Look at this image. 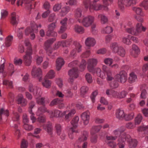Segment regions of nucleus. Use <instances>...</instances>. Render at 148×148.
I'll return each mask as SVG.
<instances>
[{
  "label": "nucleus",
  "instance_id": "nucleus-27",
  "mask_svg": "<svg viewBox=\"0 0 148 148\" xmlns=\"http://www.w3.org/2000/svg\"><path fill=\"white\" fill-rule=\"evenodd\" d=\"M75 47V49L71 52V55L72 56H74L76 54L77 52L79 53L81 51L82 46L79 43H76Z\"/></svg>",
  "mask_w": 148,
  "mask_h": 148
},
{
  "label": "nucleus",
  "instance_id": "nucleus-8",
  "mask_svg": "<svg viewBox=\"0 0 148 148\" xmlns=\"http://www.w3.org/2000/svg\"><path fill=\"white\" fill-rule=\"evenodd\" d=\"M48 30L46 33V35L48 36H57V34L56 32L54 31L56 27V25L54 23L50 24L48 26Z\"/></svg>",
  "mask_w": 148,
  "mask_h": 148
},
{
  "label": "nucleus",
  "instance_id": "nucleus-48",
  "mask_svg": "<svg viewBox=\"0 0 148 148\" xmlns=\"http://www.w3.org/2000/svg\"><path fill=\"white\" fill-rule=\"evenodd\" d=\"M142 119L143 117L142 115L140 114H138L135 118V124L136 125L139 124L141 122Z\"/></svg>",
  "mask_w": 148,
  "mask_h": 148
},
{
  "label": "nucleus",
  "instance_id": "nucleus-13",
  "mask_svg": "<svg viewBox=\"0 0 148 148\" xmlns=\"http://www.w3.org/2000/svg\"><path fill=\"white\" fill-rule=\"evenodd\" d=\"M47 112L51 117H62V112L57 110H47Z\"/></svg>",
  "mask_w": 148,
  "mask_h": 148
},
{
  "label": "nucleus",
  "instance_id": "nucleus-54",
  "mask_svg": "<svg viewBox=\"0 0 148 148\" xmlns=\"http://www.w3.org/2000/svg\"><path fill=\"white\" fill-rule=\"evenodd\" d=\"M148 130V125L146 126H141L138 127L137 131L139 132H142L144 131Z\"/></svg>",
  "mask_w": 148,
  "mask_h": 148
},
{
  "label": "nucleus",
  "instance_id": "nucleus-11",
  "mask_svg": "<svg viewBox=\"0 0 148 148\" xmlns=\"http://www.w3.org/2000/svg\"><path fill=\"white\" fill-rule=\"evenodd\" d=\"M75 110L74 109L66 110L62 112V117L64 116L65 119L68 120L75 114Z\"/></svg>",
  "mask_w": 148,
  "mask_h": 148
},
{
  "label": "nucleus",
  "instance_id": "nucleus-35",
  "mask_svg": "<svg viewBox=\"0 0 148 148\" xmlns=\"http://www.w3.org/2000/svg\"><path fill=\"white\" fill-rule=\"evenodd\" d=\"M70 10V8L68 6H66L62 8L61 11L60 13V15L62 16H64Z\"/></svg>",
  "mask_w": 148,
  "mask_h": 148
},
{
  "label": "nucleus",
  "instance_id": "nucleus-6",
  "mask_svg": "<svg viewBox=\"0 0 148 148\" xmlns=\"http://www.w3.org/2000/svg\"><path fill=\"white\" fill-rule=\"evenodd\" d=\"M97 62L98 61L96 59L90 58L88 59L87 68L89 72L95 73V69L94 68V67L97 65Z\"/></svg>",
  "mask_w": 148,
  "mask_h": 148
},
{
  "label": "nucleus",
  "instance_id": "nucleus-43",
  "mask_svg": "<svg viewBox=\"0 0 148 148\" xmlns=\"http://www.w3.org/2000/svg\"><path fill=\"white\" fill-rule=\"evenodd\" d=\"M88 137V133L86 131H84L83 132L82 136L79 139V141L80 142L86 140Z\"/></svg>",
  "mask_w": 148,
  "mask_h": 148
},
{
  "label": "nucleus",
  "instance_id": "nucleus-36",
  "mask_svg": "<svg viewBox=\"0 0 148 148\" xmlns=\"http://www.w3.org/2000/svg\"><path fill=\"white\" fill-rule=\"evenodd\" d=\"M47 110H49L47 109L46 108L45 106L40 107L39 108L36 112V114L38 116H39L41 114L45 112H47Z\"/></svg>",
  "mask_w": 148,
  "mask_h": 148
},
{
  "label": "nucleus",
  "instance_id": "nucleus-3",
  "mask_svg": "<svg viewBox=\"0 0 148 148\" xmlns=\"http://www.w3.org/2000/svg\"><path fill=\"white\" fill-rule=\"evenodd\" d=\"M84 4L85 8L87 9L89 8L91 12L93 10L97 11L103 8L106 11H108V8L107 7L103 6L99 4H91L90 0H84Z\"/></svg>",
  "mask_w": 148,
  "mask_h": 148
},
{
  "label": "nucleus",
  "instance_id": "nucleus-22",
  "mask_svg": "<svg viewBox=\"0 0 148 148\" xmlns=\"http://www.w3.org/2000/svg\"><path fill=\"white\" fill-rule=\"evenodd\" d=\"M85 43L86 45L88 47H93L95 45L96 41L94 38L89 37L86 40Z\"/></svg>",
  "mask_w": 148,
  "mask_h": 148
},
{
  "label": "nucleus",
  "instance_id": "nucleus-5",
  "mask_svg": "<svg viewBox=\"0 0 148 148\" xmlns=\"http://www.w3.org/2000/svg\"><path fill=\"white\" fill-rule=\"evenodd\" d=\"M116 118L119 120H122L124 119L127 121L131 120L133 118V114H131L128 116L129 117V119H127L125 118V115L123 110H122L119 109L117 110L116 112Z\"/></svg>",
  "mask_w": 148,
  "mask_h": 148
},
{
  "label": "nucleus",
  "instance_id": "nucleus-40",
  "mask_svg": "<svg viewBox=\"0 0 148 148\" xmlns=\"http://www.w3.org/2000/svg\"><path fill=\"white\" fill-rule=\"evenodd\" d=\"M137 77L134 73H132L130 74L129 80L130 83H132L134 82L137 79Z\"/></svg>",
  "mask_w": 148,
  "mask_h": 148
},
{
  "label": "nucleus",
  "instance_id": "nucleus-1",
  "mask_svg": "<svg viewBox=\"0 0 148 148\" xmlns=\"http://www.w3.org/2000/svg\"><path fill=\"white\" fill-rule=\"evenodd\" d=\"M128 25L129 27L126 28V32L134 36H138L142 31L145 32L146 29V28L143 26L142 24L140 23H137L135 27H133L131 23H129Z\"/></svg>",
  "mask_w": 148,
  "mask_h": 148
},
{
  "label": "nucleus",
  "instance_id": "nucleus-10",
  "mask_svg": "<svg viewBox=\"0 0 148 148\" xmlns=\"http://www.w3.org/2000/svg\"><path fill=\"white\" fill-rule=\"evenodd\" d=\"M116 78L119 82L124 83L127 81V74L124 71H121L116 75Z\"/></svg>",
  "mask_w": 148,
  "mask_h": 148
},
{
  "label": "nucleus",
  "instance_id": "nucleus-61",
  "mask_svg": "<svg viewBox=\"0 0 148 148\" xmlns=\"http://www.w3.org/2000/svg\"><path fill=\"white\" fill-rule=\"evenodd\" d=\"M27 142L24 139H23L21 144V148H27L28 146Z\"/></svg>",
  "mask_w": 148,
  "mask_h": 148
},
{
  "label": "nucleus",
  "instance_id": "nucleus-42",
  "mask_svg": "<svg viewBox=\"0 0 148 148\" xmlns=\"http://www.w3.org/2000/svg\"><path fill=\"white\" fill-rule=\"evenodd\" d=\"M88 90V88L86 86H82L80 89L81 95L83 97L84 95L86 94Z\"/></svg>",
  "mask_w": 148,
  "mask_h": 148
},
{
  "label": "nucleus",
  "instance_id": "nucleus-64",
  "mask_svg": "<svg viewBox=\"0 0 148 148\" xmlns=\"http://www.w3.org/2000/svg\"><path fill=\"white\" fill-rule=\"evenodd\" d=\"M8 14V12L6 10H2L1 12V18H5L7 16Z\"/></svg>",
  "mask_w": 148,
  "mask_h": 148
},
{
  "label": "nucleus",
  "instance_id": "nucleus-44",
  "mask_svg": "<svg viewBox=\"0 0 148 148\" xmlns=\"http://www.w3.org/2000/svg\"><path fill=\"white\" fill-rule=\"evenodd\" d=\"M3 84L8 86L9 88H13V86L12 81L5 79L3 81Z\"/></svg>",
  "mask_w": 148,
  "mask_h": 148
},
{
  "label": "nucleus",
  "instance_id": "nucleus-59",
  "mask_svg": "<svg viewBox=\"0 0 148 148\" xmlns=\"http://www.w3.org/2000/svg\"><path fill=\"white\" fill-rule=\"evenodd\" d=\"M86 79L88 83H91L92 81V77L91 75L88 73H87L85 75Z\"/></svg>",
  "mask_w": 148,
  "mask_h": 148
},
{
  "label": "nucleus",
  "instance_id": "nucleus-49",
  "mask_svg": "<svg viewBox=\"0 0 148 148\" xmlns=\"http://www.w3.org/2000/svg\"><path fill=\"white\" fill-rule=\"evenodd\" d=\"M62 4L61 3H57L54 5L53 7V10L56 12H58L61 8Z\"/></svg>",
  "mask_w": 148,
  "mask_h": 148
},
{
  "label": "nucleus",
  "instance_id": "nucleus-60",
  "mask_svg": "<svg viewBox=\"0 0 148 148\" xmlns=\"http://www.w3.org/2000/svg\"><path fill=\"white\" fill-rule=\"evenodd\" d=\"M46 121V117L44 115L39 116L37 119V121L40 123H44Z\"/></svg>",
  "mask_w": 148,
  "mask_h": 148
},
{
  "label": "nucleus",
  "instance_id": "nucleus-23",
  "mask_svg": "<svg viewBox=\"0 0 148 148\" xmlns=\"http://www.w3.org/2000/svg\"><path fill=\"white\" fill-rule=\"evenodd\" d=\"M118 141L119 142V145L120 148H124V144L122 143H124L126 140V134H124L121 135L119 138Z\"/></svg>",
  "mask_w": 148,
  "mask_h": 148
},
{
  "label": "nucleus",
  "instance_id": "nucleus-33",
  "mask_svg": "<svg viewBox=\"0 0 148 148\" xmlns=\"http://www.w3.org/2000/svg\"><path fill=\"white\" fill-rule=\"evenodd\" d=\"M95 73H96L97 75L101 78L104 79L106 77V75L104 72L102 71L100 69L97 68L95 69Z\"/></svg>",
  "mask_w": 148,
  "mask_h": 148
},
{
  "label": "nucleus",
  "instance_id": "nucleus-17",
  "mask_svg": "<svg viewBox=\"0 0 148 148\" xmlns=\"http://www.w3.org/2000/svg\"><path fill=\"white\" fill-rule=\"evenodd\" d=\"M126 140L127 142L129 143V146L130 148L135 147L136 146L137 141L135 139L132 140L129 135L126 134Z\"/></svg>",
  "mask_w": 148,
  "mask_h": 148
},
{
  "label": "nucleus",
  "instance_id": "nucleus-41",
  "mask_svg": "<svg viewBox=\"0 0 148 148\" xmlns=\"http://www.w3.org/2000/svg\"><path fill=\"white\" fill-rule=\"evenodd\" d=\"M132 10L136 13L138 15L144 16L142 9L136 7H134L132 8Z\"/></svg>",
  "mask_w": 148,
  "mask_h": 148
},
{
  "label": "nucleus",
  "instance_id": "nucleus-47",
  "mask_svg": "<svg viewBox=\"0 0 148 148\" xmlns=\"http://www.w3.org/2000/svg\"><path fill=\"white\" fill-rule=\"evenodd\" d=\"M37 103L40 105H44L45 103V99L44 97L39 96L38 98H36Z\"/></svg>",
  "mask_w": 148,
  "mask_h": 148
},
{
  "label": "nucleus",
  "instance_id": "nucleus-52",
  "mask_svg": "<svg viewBox=\"0 0 148 148\" xmlns=\"http://www.w3.org/2000/svg\"><path fill=\"white\" fill-rule=\"evenodd\" d=\"M23 127L25 130L29 131H30L33 129V126L26 123L24 124Z\"/></svg>",
  "mask_w": 148,
  "mask_h": 148
},
{
  "label": "nucleus",
  "instance_id": "nucleus-19",
  "mask_svg": "<svg viewBox=\"0 0 148 148\" xmlns=\"http://www.w3.org/2000/svg\"><path fill=\"white\" fill-rule=\"evenodd\" d=\"M19 21L18 16L14 12L11 14L10 23L14 26H16L18 24Z\"/></svg>",
  "mask_w": 148,
  "mask_h": 148
},
{
  "label": "nucleus",
  "instance_id": "nucleus-63",
  "mask_svg": "<svg viewBox=\"0 0 148 148\" xmlns=\"http://www.w3.org/2000/svg\"><path fill=\"white\" fill-rule=\"evenodd\" d=\"M113 1V0H103V4L107 7L112 3Z\"/></svg>",
  "mask_w": 148,
  "mask_h": 148
},
{
  "label": "nucleus",
  "instance_id": "nucleus-58",
  "mask_svg": "<svg viewBox=\"0 0 148 148\" xmlns=\"http://www.w3.org/2000/svg\"><path fill=\"white\" fill-rule=\"evenodd\" d=\"M35 59L37 64L39 65H40L43 60V58L42 57L36 56L35 57Z\"/></svg>",
  "mask_w": 148,
  "mask_h": 148
},
{
  "label": "nucleus",
  "instance_id": "nucleus-30",
  "mask_svg": "<svg viewBox=\"0 0 148 148\" xmlns=\"http://www.w3.org/2000/svg\"><path fill=\"white\" fill-rule=\"evenodd\" d=\"M42 86L46 88H50L51 84V82L48 79L45 78L42 82Z\"/></svg>",
  "mask_w": 148,
  "mask_h": 148
},
{
  "label": "nucleus",
  "instance_id": "nucleus-26",
  "mask_svg": "<svg viewBox=\"0 0 148 148\" xmlns=\"http://www.w3.org/2000/svg\"><path fill=\"white\" fill-rule=\"evenodd\" d=\"M137 3V0H124L122 1L123 6L125 5L127 7L130 6L132 5H135Z\"/></svg>",
  "mask_w": 148,
  "mask_h": 148
},
{
  "label": "nucleus",
  "instance_id": "nucleus-7",
  "mask_svg": "<svg viewBox=\"0 0 148 148\" xmlns=\"http://www.w3.org/2000/svg\"><path fill=\"white\" fill-rule=\"evenodd\" d=\"M32 51L31 49L28 50L26 53V54L23 56V59L26 65L29 66L32 62Z\"/></svg>",
  "mask_w": 148,
  "mask_h": 148
},
{
  "label": "nucleus",
  "instance_id": "nucleus-57",
  "mask_svg": "<svg viewBox=\"0 0 148 148\" xmlns=\"http://www.w3.org/2000/svg\"><path fill=\"white\" fill-rule=\"evenodd\" d=\"M104 61L106 64L110 66L113 63V61L111 58H107L104 59Z\"/></svg>",
  "mask_w": 148,
  "mask_h": 148
},
{
  "label": "nucleus",
  "instance_id": "nucleus-62",
  "mask_svg": "<svg viewBox=\"0 0 148 148\" xmlns=\"http://www.w3.org/2000/svg\"><path fill=\"white\" fill-rule=\"evenodd\" d=\"M76 131L75 130L73 129L72 127H70L69 128V137L71 139L73 138V136L72 134L73 132H76Z\"/></svg>",
  "mask_w": 148,
  "mask_h": 148
},
{
  "label": "nucleus",
  "instance_id": "nucleus-46",
  "mask_svg": "<svg viewBox=\"0 0 148 148\" xmlns=\"http://www.w3.org/2000/svg\"><path fill=\"white\" fill-rule=\"evenodd\" d=\"M140 6L144 8L145 10H147L148 8V0H144L140 4Z\"/></svg>",
  "mask_w": 148,
  "mask_h": 148
},
{
  "label": "nucleus",
  "instance_id": "nucleus-45",
  "mask_svg": "<svg viewBox=\"0 0 148 148\" xmlns=\"http://www.w3.org/2000/svg\"><path fill=\"white\" fill-rule=\"evenodd\" d=\"M75 31L78 33H83L84 31V28L82 26L78 25H76L74 28Z\"/></svg>",
  "mask_w": 148,
  "mask_h": 148
},
{
  "label": "nucleus",
  "instance_id": "nucleus-31",
  "mask_svg": "<svg viewBox=\"0 0 148 148\" xmlns=\"http://www.w3.org/2000/svg\"><path fill=\"white\" fill-rule=\"evenodd\" d=\"M55 73L54 71L52 70H50L46 74L45 78L48 79H53L55 77Z\"/></svg>",
  "mask_w": 148,
  "mask_h": 148
},
{
  "label": "nucleus",
  "instance_id": "nucleus-12",
  "mask_svg": "<svg viewBox=\"0 0 148 148\" xmlns=\"http://www.w3.org/2000/svg\"><path fill=\"white\" fill-rule=\"evenodd\" d=\"M29 90L36 96H40L42 93L41 89L36 86H34L32 84H30L29 87Z\"/></svg>",
  "mask_w": 148,
  "mask_h": 148
},
{
  "label": "nucleus",
  "instance_id": "nucleus-34",
  "mask_svg": "<svg viewBox=\"0 0 148 148\" xmlns=\"http://www.w3.org/2000/svg\"><path fill=\"white\" fill-rule=\"evenodd\" d=\"M98 17L100 18L101 23L102 24H105L108 21L107 17L103 14H99L98 16Z\"/></svg>",
  "mask_w": 148,
  "mask_h": 148
},
{
  "label": "nucleus",
  "instance_id": "nucleus-51",
  "mask_svg": "<svg viewBox=\"0 0 148 148\" xmlns=\"http://www.w3.org/2000/svg\"><path fill=\"white\" fill-rule=\"evenodd\" d=\"M106 79L108 81H110L113 79V77L112 76V72L110 70H108L107 72Z\"/></svg>",
  "mask_w": 148,
  "mask_h": 148
},
{
  "label": "nucleus",
  "instance_id": "nucleus-55",
  "mask_svg": "<svg viewBox=\"0 0 148 148\" xmlns=\"http://www.w3.org/2000/svg\"><path fill=\"white\" fill-rule=\"evenodd\" d=\"M62 101L59 99H56L53 100L51 103V106H53L61 103Z\"/></svg>",
  "mask_w": 148,
  "mask_h": 148
},
{
  "label": "nucleus",
  "instance_id": "nucleus-2",
  "mask_svg": "<svg viewBox=\"0 0 148 148\" xmlns=\"http://www.w3.org/2000/svg\"><path fill=\"white\" fill-rule=\"evenodd\" d=\"M110 48L112 52L117 53L119 55L123 57L125 54V49L117 42H114L110 44Z\"/></svg>",
  "mask_w": 148,
  "mask_h": 148
},
{
  "label": "nucleus",
  "instance_id": "nucleus-28",
  "mask_svg": "<svg viewBox=\"0 0 148 148\" xmlns=\"http://www.w3.org/2000/svg\"><path fill=\"white\" fill-rule=\"evenodd\" d=\"M13 39V36L12 35H9L5 39V45L6 47L10 46Z\"/></svg>",
  "mask_w": 148,
  "mask_h": 148
},
{
  "label": "nucleus",
  "instance_id": "nucleus-16",
  "mask_svg": "<svg viewBox=\"0 0 148 148\" xmlns=\"http://www.w3.org/2000/svg\"><path fill=\"white\" fill-rule=\"evenodd\" d=\"M38 27V26L36 24H35L34 26L32 27H27L24 31L25 35L26 36H27L32 32H38V29H37V28Z\"/></svg>",
  "mask_w": 148,
  "mask_h": 148
},
{
  "label": "nucleus",
  "instance_id": "nucleus-53",
  "mask_svg": "<svg viewBox=\"0 0 148 148\" xmlns=\"http://www.w3.org/2000/svg\"><path fill=\"white\" fill-rule=\"evenodd\" d=\"M86 64V61L84 60H82L79 66L81 71H83L85 69Z\"/></svg>",
  "mask_w": 148,
  "mask_h": 148
},
{
  "label": "nucleus",
  "instance_id": "nucleus-18",
  "mask_svg": "<svg viewBox=\"0 0 148 148\" xmlns=\"http://www.w3.org/2000/svg\"><path fill=\"white\" fill-rule=\"evenodd\" d=\"M42 71L39 68L34 66L32 71V75L34 77H38L41 74Z\"/></svg>",
  "mask_w": 148,
  "mask_h": 148
},
{
  "label": "nucleus",
  "instance_id": "nucleus-37",
  "mask_svg": "<svg viewBox=\"0 0 148 148\" xmlns=\"http://www.w3.org/2000/svg\"><path fill=\"white\" fill-rule=\"evenodd\" d=\"M112 28L110 26H107L102 29L101 32L103 33L110 34L113 31Z\"/></svg>",
  "mask_w": 148,
  "mask_h": 148
},
{
  "label": "nucleus",
  "instance_id": "nucleus-56",
  "mask_svg": "<svg viewBox=\"0 0 148 148\" xmlns=\"http://www.w3.org/2000/svg\"><path fill=\"white\" fill-rule=\"evenodd\" d=\"M14 63L16 65H20L22 63V60L20 58H15L14 60Z\"/></svg>",
  "mask_w": 148,
  "mask_h": 148
},
{
  "label": "nucleus",
  "instance_id": "nucleus-32",
  "mask_svg": "<svg viewBox=\"0 0 148 148\" xmlns=\"http://www.w3.org/2000/svg\"><path fill=\"white\" fill-rule=\"evenodd\" d=\"M79 117L78 116L75 117L71 122V124L73 129H75L78 126V123L79 121Z\"/></svg>",
  "mask_w": 148,
  "mask_h": 148
},
{
  "label": "nucleus",
  "instance_id": "nucleus-14",
  "mask_svg": "<svg viewBox=\"0 0 148 148\" xmlns=\"http://www.w3.org/2000/svg\"><path fill=\"white\" fill-rule=\"evenodd\" d=\"M69 75L70 77V81L72 82L73 79L78 77V71L77 69L75 67L70 70L69 72Z\"/></svg>",
  "mask_w": 148,
  "mask_h": 148
},
{
  "label": "nucleus",
  "instance_id": "nucleus-21",
  "mask_svg": "<svg viewBox=\"0 0 148 148\" xmlns=\"http://www.w3.org/2000/svg\"><path fill=\"white\" fill-rule=\"evenodd\" d=\"M81 117L84 125H87L90 119L89 113L88 112H85L82 114Z\"/></svg>",
  "mask_w": 148,
  "mask_h": 148
},
{
  "label": "nucleus",
  "instance_id": "nucleus-20",
  "mask_svg": "<svg viewBox=\"0 0 148 148\" xmlns=\"http://www.w3.org/2000/svg\"><path fill=\"white\" fill-rule=\"evenodd\" d=\"M75 17L78 22L81 23L82 22V10L80 8L76 9L75 11Z\"/></svg>",
  "mask_w": 148,
  "mask_h": 148
},
{
  "label": "nucleus",
  "instance_id": "nucleus-38",
  "mask_svg": "<svg viewBox=\"0 0 148 148\" xmlns=\"http://www.w3.org/2000/svg\"><path fill=\"white\" fill-rule=\"evenodd\" d=\"M101 128V127L100 125L93 126L90 132L91 134H94L100 131Z\"/></svg>",
  "mask_w": 148,
  "mask_h": 148
},
{
  "label": "nucleus",
  "instance_id": "nucleus-29",
  "mask_svg": "<svg viewBox=\"0 0 148 148\" xmlns=\"http://www.w3.org/2000/svg\"><path fill=\"white\" fill-rule=\"evenodd\" d=\"M56 66L58 71L60 70L64 64L63 59L61 58H59L56 60Z\"/></svg>",
  "mask_w": 148,
  "mask_h": 148
},
{
  "label": "nucleus",
  "instance_id": "nucleus-15",
  "mask_svg": "<svg viewBox=\"0 0 148 148\" xmlns=\"http://www.w3.org/2000/svg\"><path fill=\"white\" fill-rule=\"evenodd\" d=\"M19 119V116L16 112H13L12 121L10 122L11 126L16 127L17 125L16 122L18 121Z\"/></svg>",
  "mask_w": 148,
  "mask_h": 148
},
{
  "label": "nucleus",
  "instance_id": "nucleus-9",
  "mask_svg": "<svg viewBox=\"0 0 148 148\" xmlns=\"http://www.w3.org/2000/svg\"><path fill=\"white\" fill-rule=\"evenodd\" d=\"M55 40V38H51L47 40L45 43L44 48L49 55L52 51V49L50 45Z\"/></svg>",
  "mask_w": 148,
  "mask_h": 148
},
{
  "label": "nucleus",
  "instance_id": "nucleus-25",
  "mask_svg": "<svg viewBox=\"0 0 148 148\" xmlns=\"http://www.w3.org/2000/svg\"><path fill=\"white\" fill-rule=\"evenodd\" d=\"M43 129L46 131L48 134L51 135L52 134V127L51 124L50 122H48L46 124L43 125Z\"/></svg>",
  "mask_w": 148,
  "mask_h": 148
},
{
  "label": "nucleus",
  "instance_id": "nucleus-39",
  "mask_svg": "<svg viewBox=\"0 0 148 148\" xmlns=\"http://www.w3.org/2000/svg\"><path fill=\"white\" fill-rule=\"evenodd\" d=\"M131 36L128 35L126 37H123L122 38V41L124 44L127 45H130L131 42L130 38Z\"/></svg>",
  "mask_w": 148,
  "mask_h": 148
},
{
  "label": "nucleus",
  "instance_id": "nucleus-4",
  "mask_svg": "<svg viewBox=\"0 0 148 148\" xmlns=\"http://www.w3.org/2000/svg\"><path fill=\"white\" fill-rule=\"evenodd\" d=\"M95 20L94 17L91 15H88L84 17L80 23L85 27H88L90 26L94 23Z\"/></svg>",
  "mask_w": 148,
  "mask_h": 148
},
{
  "label": "nucleus",
  "instance_id": "nucleus-24",
  "mask_svg": "<svg viewBox=\"0 0 148 148\" xmlns=\"http://www.w3.org/2000/svg\"><path fill=\"white\" fill-rule=\"evenodd\" d=\"M106 93L110 97L119 98V92L113 90L107 89L106 90Z\"/></svg>",
  "mask_w": 148,
  "mask_h": 148
},
{
  "label": "nucleus",
  "instance_id": "nucleus-50",
  "mask_svg": "<svg viewBox=\"0 0 148 148\" xmlns=\"http://www.w3.org/2000/svg\"><path fill=\"white\" fill-rule=\"evenodd\" d=\"M23 29V27L19 29L17 36L19 39H21L23 37V33L24 32Z\"/></svg>",
  "mask_w": 148,
  "mask_h": 148
}]
</instances>
